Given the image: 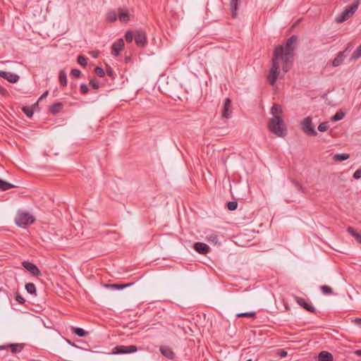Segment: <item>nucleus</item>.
<instances>
[{
	"label": "nucleus",
	"instance_id": "15",
	"mask_svg": "<svg viewBox=\"0 0 361 361\" xmlns=\"http://www.w3.org/2000/svg\"><path fill=\"white\" fill-rule=\"evenodd\" d=\"M231 100L230 98H226L224 100V106L222 109V117L228 118L231 114Z\"/></svg>",
	"mask_w": 361,
	"mask_h": 361
},
{
	"label": "nucleus",
	"instance_id": "13",
	"mask_svg": "<svg viewBox=\"0 0 361 361\" xmlns=\"http://www.w3.org/2000/svg\"><path fill=\"white\" fill-rule=\"evenodd\" d=\"M193 247L195 251H197L198 253L201 255H206L210 250L209 247L206 243L201 242L195 243L194 244Z\"/></svg>",
	"mask_w": 361,
	"mask_h": 361
},
{
	"label": "nucleus",
	"instance_id": "24",
	"mask_svg": "<svg viewBox=\"0 0 361 361\" xmlns=\"http://www.w3.org/2000/svg\"><path fill=\"white\" fill-rule=\"evenodd\" d=\"M347 231L349 234L353 236L355 240L361 244V233H357L353 227H348Z\"/></svg>",
	"mask_w": 361,
	"mask_h": 361
},
{
	"label": "nucleus",
	"instance_id": "41",
	"mask_svg": "<svg viewBox=\"0 0 361 361\" xmlns=\"http://www.w3.org/2000/svg\"><path fill=\"white\" fill-rule=\"evenodd\" d=\"M80 91L82 94H86L89 91V88L85 84H81L80 86Z\"/></svg>",
	"mask_w": 361,
	"mask_h": 361
},
{
	"label": "nucleus",
	"instance_id": "44",
	"mask_svg": "<svg viewBox=\"0 0 361 361\" xmlns=\"http://www.w3.org/2000/svg\"><path fill=\"white\" fill-rule=\"evenodd\" d=\"M353 176L355 179H360L361 178V168L355 171Z\"/></svg>",
	"mask_w": 361,
	"mask_h": 361
},
{
	"label": "nucleus",
	"instance_id": "38",
	"mask_svg": "<svg viewBox=\"0 0 361 361\" xmlns=\"http://www.w3.org/2000/svg\"><path fill=\"white\" fill-rule=\"evenodd\" d=\"M22 110L28 118H31L34 114L32 109L27 106L23 107Z\"/></svg>",
	"mask_w": 361,
	"mask_h": 361
},
{
	"label": "nucleus",
	"instance_id": "23",
	"mask_svg": "<svg viewBox=\"0 0 361 361\" xmlns=\"http://www.w3.org/2000/svg\"><path fill=\"white\" fill-rule=\"evenodd\" d=\"M63 109V104L61 102H56L50 106L49 111L53 114H56L59 113Z\"/></svg>",
	"mask_w": 361,
	"mask_h": 361
},
{
	"label": "nucleus",
	"instance_id": "46",
	"mask_svg": "<svg viewBox=\"0 0 361 361\" xmlns=\"http://www.w3.org/2000/svg\"><path fill=\"white\" fill-rule=\"evenodd\" d=\"M16 300L20 303L23 304L25 302V300L19 294H17L16 296Z\"/></svg>",
	"mask_w": 361,
	"mask_h": 361
},
{
	"label": "nucleus",
	"instance_id": "42",
	"mask_svg": "<svg viewBox=\"0 0 361 361\" xmlns=\"http://www.w3.org/2000/svg\"><path fill=\"white\" fill-rule=\"evenodd\" d=\"M90 85L91 87H92L94 89H98L99 87V82L96 79H92L90 82Z\"/></svg>",
	"mask_w": 361,
	"mask_h": 361
},
{
	"label": "nucleus",
	"instance_id": "2",
	"mask_svg": "<svg viewBox=\"0 0 361 361\" xmlns=\"http://www.w3.org/2000/svg\"><path fill=\"white\" fill-rule=\"evenodd\" d=\"M269 130L279 137L286 135V127L282 117L271 118L268 122Z\"/></svg>",
	"mask_w": 361,
	"mask_h": 361
},
{
	"label": "nucleus",
	"instance_id": "34",
	"mask_svg": "<svg viewBox=\"0 0 361 361\" xmlns=\"http://www.w3.org/2000/svg\"><path fill=\"white\" fill-rule=\"evenodd\" d=\"M77 61L80 65H81L84 67H85L87 63V58H85V56H83L82 55H80L78 56Z\"/></svg>",
	"mask_w": 361,
	"mask_h": 361
},
{
	"label": "nucleus",
	"instance_id": "21",
	"mask_svg": "<svg viewBox=\"0 0 361 361\" xmlns=\"http://www.w3.org/2000/svg\"><path fill=\"white\" fill-rule=\"evenodd\" d=\"M240 0H231L230 1V9L231 11V16L233 18H236L238 16V5Z\"/></svg>",
	"mask_w": 361,
	"mask_h": 361
},
{
	"label": "nucleus",
	"instance_id": "16",
	"mask_svg": "<svg viewBox=\"0 0 361 361\" xmlns=\"http://www.w3.org/2000/svg\"><path fill=\"white\" fill-rule=\"evenodd\" d=\"M347 50H348V49H346L345 50H344L343 51L339 52L336 55V56L334 58V59L332 61V66L334 67L339 66L341 64L343 63L344 59L347 56V54H346Z\"/></svg>",
	"mask_w": 361,
	"mask_h": 361
},
{
	"label": "nucleus",
	"instance_id": "48",
	"mask_svg": "<svg viewBox=\"0 0 361 361\" xmlns=\"http://www.w3.org/2000/svg\"><path fill=\"white\" fill-rule=\"evenodd\" d=\"M278 354L281 357H285L287 356L288 353L284 350H281Z\"/></svg>",
	"mask_w": 361,
	"mask_h": 361
},
{
	"label": "nucleus",
	"instance_id": "50",
	"mask_svg": "<svg viewBox=\"0 0 361 361\" xmlns=\"http://www.w3.org/2000/svg\"><path fill=\"white\" fill-rule=\"evenodd\" d=\"M356 355L361 356V350H357L354 352Z\"/></svg>",
	"mask_w": 361,
	"mask_h": 361
},
{
	"label": "nucleus",
	"instance_id": "3",
	"mask_svg": "<svg viewBox=\"0 0 361 361\" xmlns=\"http://www.w3.org/2000/svg\"><path fill=\"white\" fill-rule=\"evenodd\" d=\"M360 2L359 0H355L350 5L346 6L345 9L338 15L335 21L337 23H342L352 17L358 8Z\"/></svg>",
	"mask_w": 361,
	"mask_h": 361
},
{
	"label": "nucleus",
	"instance_id": "30",
	"mask_svg": "<svg viewBox=\"0 0 361 361\" xmlns=\"http://www.w3.org/2000/svg\"><path fill=\"white\" fill-rule=\"evenodd\" d=\"M361 57V43L360 45L355 50L351 56V60H357Z\"/></svg>",
	"mask_w": 361,
	"mask_h": 361
},
{
	"label": "nucleus",
	"instance_id": "51",
	"mask_svg": "<svg viewBox=\"0 0 361 361\" xmlns=\"http://www.w3.org/2000/svg\"><path fill=\"white\" fill-rule=\"evenodd\" d=\"M92 56L94 58H97V56H98V54H97V52L93 51V52L92 53Z\"/></svg>",
	"mask_w": 361,
	"mask_h": 361
},
{
	"label": "nucleus",
	"instance_id": "28",
	"mask_svg": "<svg viewBox=\"0 0 361 361\" xmlns=\"http://www.w3.org/2000/svg\"><path fill=\"white\" fill-rule=\"evenodd\" d=\"M350 157V155L346 153L336 154L334 156V160L336 161H342L347 160Z\"/></svg>",
	"mask_w": 361,
	"mask_h": 361
},
{
	"label": "nucleus",
	"instance_id": "36",
	"mask_svg": "<svg viewBox=\"0 0 361 361\" xmlns=\"http://www.w3.org/2000/svg\"><path fill=\"white\" fill-rule=\"evenodd\" d=\"M329 127L327 122H322L318 126V130L320 132H325L328 130Z\"/></svg>",
	"mask_w": 361,
	"mask_h": 361
},
{
	"label": "nucleus",
	"instance_id": "29",
	"mask_svg": "<svg viewBox=\"0 0 361 361\" xmlns=\"http://www.w3.org/2000/svg\"><path fill=\"white\" fill-rule=\"evenodd\" d=\"M25 290L32 295H36V287L33 283H27L25 284Z\"/></svg>",
	"mask_w": 361,
	"mask_h": 361
},
{
	"label": "nucleus",
	"instance_id": "40",
	"mask_svg": "<svg viewBox=\"0 0 361 361\" xmlns=\"http://www.w3.org/2000/svg\"><path fill=\"white\" fill-rule=\"evenodd\" d=\"M292 182H293V185H295V187L298 190L301 191L302 192H305L304 188L302 187V185L298 181H297L295 180H293Z\"/></svg>",
	"mask_w": 361,
	"mask_h": 361
},
{
	"label": "nucleus",
	"instance_id": "22",
	"mask_svg": "<svg viewBox=\"0 0 361 361\" xmlns=\"http://www.w3.org/2000/svg\"><path fill=\"white\" fill-rule=\"evenodd\" d=\"M72 333L76 334L80 337H85L88 335V332L85 331L83 329L80 327L71 326Z\"/></svg>",
	"mask_w": 361,
	"mask_h": 361
},
{
	"label": "nucleus",
	"instance_id": "9",
	"mask_svg": "<svg viewBox=\"0 0 361 361\" xmlns=\"http://www.w3.org/2000/svg\"><path fill=\"white\" fill-rule=\"evenodd\" d=\"M159 352L167 359L174 360L176 357L175 352L168 345H161L159 347Z\"/></svg>",
	"mask_w": 361,
	"mask_h": 361
},
{
	"label": "nucleus",
	"instance_id": "14",
	"mask_svg": "<svg viewBox=\"0 0 361 361\" xmlns=\"http://www.w3.org/2000/svg\"><path fill=\"white\" fill-rule=\"evenodd\" d=\"M0 76L13 83L16 82L20 78L17 74L3 71H0Z\"/></svg>",
	"mask_w": 361,
	"mask_h": 361
},
{
	"label": "nucleus",
	"instance_id": "12",
	"mask_svg": "<svg viewBox=\"0 0 361 361\" xmlns=\"http://www.w3.org/2000/svg\"><path fill=\"white\" fill-rule=\"evenodd\" d=\"M295 300L299 305L302 307L307 311H308L310 312H312V313L315 312V308L312 305H310L307 302H306V300L304 298L298 297V296H295Z\"/></svg>",
	"mask_w": 361,
	"mask_h": 361
},
{
	"label": "nucleus",
	"instance_id": "56",
	"mask_svg": "<svg viewBox=\"0 0 361 361\" xmlns=\"http://www.w3.org/2000/svg\"><path fill=\"white\" fill-rule=\"evenodd\" d=\"M107 73H108L109 75H111V71H107Z\"/></svg>",
	"mask_w": 361,
	"mask_h": 361
},
{
	"label": "nucleus",
	"instance_id": "43",
	"mask_svg": "<svg viewBox=\"0 0 361 361\" xmlns=\"http://www.w3.org/2000/svg\"><path fill=\"white\" fill-rule=\"evenodd\" d=\"M71 75L74 78H79L81 75V71L78 69H73Z\"/></svg>",
	"mask_w": 361,
	"mask_h": 361
},
{
	"label": "nucleus",
	"instance_id": "11",
	"mask_svg": "<svg viewBox=\"0 0 361 361\" xmlns=\"http://www.w3.org/2000/svg\"><path fill=\"white\" fill-rule=\"evenodd\" d=\"M124 47V41L123 39H119L116 42H115L111 46V54L118 56L120 52L122 51Z\"/></svg>",
	"mask_w": 361,
	"mask_h": 361
},
{
	"label": "nucleus",
	"instance_id": "53",
	"mask_svg": "<svg viewBox=\"0 0 361 361\" xmlns=\"http://www.w3.org/2000/svg\"><path fill=\"white\" fill-rule=\"evenodd\" d=\"M107 73H108L109 75H111V71H107Z\"/></svg>",
	"mask_w": 361,
	"mask_h": 361
},
{
	"label": "nucleus",
	"instance_id": "57",
	"mask_svg": "<svg viewBox=\"0 0 361 361\" xmlns=\"http://www.w3.org/2000/svg\"><path fill=\"white\" fill-rule=\"evenodd\" d=\"M246 361H252V360L251 359H248Z\"/></svg>",
	"mask_w": 361,
	"mask_h": 361
},
{
	"label": "nucleus",
	"instance_id": "49",
	"mask_svg": "<svg viewBox=\"0 0 361 361\" xmlns=\"http://www.w3.org/2000/svg\"><path fill=\"white\" fill-rule=\"evenodd\" d=\"M355 322L361 327V318H356Z\"/></svg>",
	"mask_w": 361,
	"mask_h": 361
},
{
	"label": "nucleus",
	"instance_id": "5",
	"mask_svg": "<svg viewBox=\"0 0 361 361\" xmlns=\"http://www.w3.org/2000/svg\"><path fill=\"white\" fill-rule=\"evenodd\" d=\"M301 128L305 134L309 136H316L317 135L314 126L312 125V118L307 116L301 122Z\"/></svg>",
	"mask_w": 361,
	"mask_h": 361
},
{
	"label": "nucleus",
	"instance_id": "17",
	"mask_svg": "<svg viewBox=\"0 0 361 361\" xmlns=\"http://www.w3.org/2000/svg\"><path fill=\"white\" fill-rule=\"evenodd\" d=\"M135 41L137 46L144 47L146 43V37L142 32H137L135 36Z\"/></svg>",
	"mask_w": 361,
	"mask_h": 361
},
{
	"label": "nucleus",
	"instance_id": "37",
	"mask_svg": "<svg viewBox=\"0 0 361 361\" xmlns=\"http://www.w3.org/2000/svg\"><path fill=\"white\" fill-rule=\"evenodd\" d=\"M238 202L235 201H230L227 203V208L231 211H233L237 209Z\"/></svg>",
	"mask_w": 361,
	"mask_h": 361
},
{
	"label": "nucleus",
	"instance_id": "20",
	"mask_svg": "<svg viewBox=\"0 0 361 361\" xmlns=\"http://www.w3.org/2000/svg\"><path fill=\"white\" fill-rule=\"evenodd\" d=\"M206 240L216 245L219 243V235L216 232H209L206 235Z\"/></svg>",
	"mask_w": 361,
	"mask_h": 361
},
{
	"label": "nucleus",
	"instance_id": "32",
	"mask_svg": "<svg viewBox=\"0 0 361 361\" xmlns=\"http://www.w3.org/2000/svg\"><path fill=\"white\" fill-rule=\"evenodd\" d=\"M236 316L238 317H252V318H255L256 317V312H241V313L237 314Z\"/></svg>",
	"mask_w": 361,
	"mask_h": 361
},
{
	"label": "nucleus",
	"instance_id": "47",
	"mask_svg": "<svg viewBox=\"0 0 361 361\" xmlns=\"http://www.w3.org/2000/svg\"><path fill=\"white\" fill-rule=\"evenodd\" d=\"M49 94V91L47 90L45 91L42 95L41 97L39 98L37 102H39L40 100L43 99L44 98L47 97Z\"/></svg>",
	"mask_w": 361,
	"mask_h": 361
},
{
	"label": "nucleus",
	"instance_id": "1",
	"mask_svg": "<svg viewBox=\"0 0 361 361\" xmlns=\"http://www.w3.org/2000/svg\"><path fill=\"white\" fill-rule=\"evenodd\" d=\"M298 37L292 35L286 41L285 47L278 45L275 47L271 60V67L268 75V81L271 85H274L279 75L280 67L284 73H287L292 65L295 44Z\"/></svg>",
	"mask_w": 361,
	"mask_h": 361
},
{
	"label": "nucleus",
	"instance_id": "25",
	"mask_svg": "<svg viewBox=\"0 0 361 361\" xmlns=\"http://www.w3.org/2000/svg\"><path fill=\"white\" fill-rule=\"evenodd\" d=\"M59 80L62 86L67 85V75L64 70H61L59 74Z\"/></svg>",
	"mask_w": 361,
	"mask_h": 361
},
{
	"label": "nucleus",
	"instance_id": "26",
	"mask_svg": "<svg viewBox=\"0 0 361 361\" xmlns=\"http://www.w3.org/2000/svg\"><path fill=\"white\" fill-rule=\"evenodd\" d=\"M15 185L8 183V182H6L4 180H2L1 178H0V190H2V191H6V190H8L11 188H14Z\"/></svg>",
	"mask_w": 361,
	"mask_h": 361
},
{
	"label": "nucleus",
	"instance_id": "7",
	"mask_svg": "<svg viewBox=\"0 0 361 361\" xmlns=\"http://www.w3.org/2000/svg\"><path fill=\"white\" fill-rule=\"evenodd\" d=\"M22 266L34 276L41 275V272L38 267L30 262L24 261L22 262Z\"/></svg>",
	"mask_w": 361,
	"mask_h": 361
},
{
	"label": "nucleus",
	"instance_id": "8",
	"mask_svg": "<svg viewBox=\"0 0 361 361\" xmlns=\"http://www.w3.org/2000/svg\"><path fill=\"white\" fill-rule=\"evenodd\" d=\"M23 348L24 345L22 343H11L5 345H0V350H9L13 353L21 352Z\"/></svg>",
	"mask_w": 361,
	"mask_h": 361
},
{
	"label": "nucleus",
	"instance_id": "6",
	"mask_svg": "<svg viewBox=\"0 0 361 361\" xmlns=\"http://www.w3.org/2000/svg\"><path fill=\"white\" fill-rule=\"evenodd\" d=\"M137 350L135 345H116L113 348L114 354H128L136 352Z\"/></svg>",
	"mask_w": 361,
	"mask_h": 361
},
{
	"label": "nucleus",
	"instance_id": "27",
	"mask_svg": "<svg viewBox=\"0 0 361 361\" xmlns=\"http://www.w3.org/2000/svg\"><path fill=\"white\" fill-rule=\"evenodd\" d=\"M106 20L109 22H114L118 18V13H116L115 11H109L106 13Z\"/></svg>",
	"mask_w": 361,
	"mask_h": 361
},
{
	"label": "nucleus",
	"instance_id": "10",
	"mask_svg": "<svg viewBox=\"0 0 361 361\" xmlns=\"http://www.w3.org/2000/svg\"><path fill=\"white\" fill-rule=\"evenodd\" d=\"M118 18L121 23H127L130 20L129 10L126 7L118 9Z\"/></svg>",
	"mask_w": 361,
	"mask_h": 361
},
{
	"label": "nucleus",
	"instance_id": "55",
	"mask_svg": "<svg viewBox=\"0 0 361 361\" xmlns=\"http://www.w3.org/2000/svg\"><path fill=\"white\" fill-rule=\"evenodd\" d=\"M107 73H108L109 75H111V71H107Z\"/></svg>",
	"mask_w": 361,
	"mask_h": 361
},
{
	"label": "nucleus",
	"instance_id": "54",
	"mask_svg": "<svg viewBox=\"0 0 361 361\" xmlns=\"http://www.w3.org/2000/svg\"><path fill=\"white\" fill-rule=\"evenodd\" d=\"M107 73H108L109 75H111V71H107Z\"/></svg>",
	"mask_w": 361,
	"mask_h": 361
},
{
	"label": "nucleus",
	"instance_id": "39",
	"mask_svg": "<svg viewBox=\"0 0 361 361\" xmlns=\"http://www.w3.org/2000/svg\"><path fill=\"white\" fill-rule=\"evenodd\" d=\"M94 72L100 78H102L105 75V73H104V71L103 70V68H102L99 66H97L94 68Z\"/></svg>",
	"mask_w": 361,
	"mask_h": 361
},
{
	"label": "nucleus",
	"instance_id": "33",
	"mask_svg": "<svg viewBox=\"0 0 361 361\" xmlns=\"http://www.w3.org/2000/svg\"><path fill=\"white\" fill-rule=\"evenodd\" d=\"M320 290L324 295H331L333 293L332 288L330 286L326 285L322 286L320 287Z\"/></svg>",
	"mask_w": 361,
	"mask_h": 361
},
{
	"label": "nucleus",
	"instance_id": "18",
	"mask_svg": "<svg viewBox=\"0 0 361 361\" xmlns=\"http://www.w3.org/2000/svg\"><path fill=\"white\" fill-rule=\"evenodd\" d=\"M271 114L273 116V118L281 117L283 114L281 106L278 104H274L271 109Z\"/></svg>",
	"mask_w": 361,
	"mask_h": 361
},
{
	"label": "nucleus",
	"instance_id": "52",
	"mask_svg": "<svg viewBox=\"0 0 361 361\" xmlns=\"http://www.w3.org/2000/svg\"><path fill=\"white\" fill-rule=\"evenodd\" d=\"M67 342H68L69 344H71V345H73V346H75V344H73V343H72L70 341L67 340Z\"/></svg>",
	"mask_w": 361,
	"mask_h": 361
},
{
	"label": "nucleus",
	"instance_id": "19",
	"mask_svg": "<svg viewBox=\"0 0 361 361\" xmlns=\"http://www.w3.org/2000/svg\"><path fill=\"white\" fill-rule=\"evenodd\" d=\"M318 360L319 361H334V357L327 351H321L318 355Z\"/></svg>",
	"mask_w": 361,
	"mask_h": 361
},
{
	"label": "nucleus",
	"instance_id": "4",
	"mask_svg": "<svg viewBox=\"0 0 361 361\" xmlns=\"http://www.w3.org/2000/svg\"><path fill=\"white\" fill-rule=\"evenodd\" d=\"M35 221V217L26 212H18L16 218V224L22 228H25L27 225L32 224Z\"/></svg>",
	"mask_w": 361,
	"mask_h": 361
},
{
	"label": "nucleus",
	"instance_id": "45",
	"mask_svg": "<svg viewBox=\"0 0 361 361\" xmlns=\"http://www.w3.org/2000/svg\"><path fill=\"white\" fill-rule=\"evenodd\" d=\"M130 284V283H128V284H123V285H120V284H114L112 285L113 287L116 288V289H118V290H121V289H123L126 287H128L129 286Z\"/></svg>",
	"mask_w": 361,
	"mask_h": 361
},
{
	"label": "nucleus",
	"instance_id": "35",
	"mask_svg": "<svg viewBox=\"0 0 361 361\" xmlns=\"http://www.w3.org/2000/svg\"><path fill=\"white\" fill-rule=\"evenodd\" d=\"M133 38H135V36L133 35V34L131 31H127L126 32L125 39L128 43L132 42Z\"/></svg>",
	"mask_w": 361,
	"mask_h": 361
},
{
	"label": "nucleus",
	"instance_id": "31",
	"mask_svg": "<svg viewBox=\"0 0 361 361\" xmlns=\"http://www.w3.org/2000/svg\"><path fill=\"white\" fill-rule=\"evenodd\" d=\"M345 114L343 111H338L336 113L335 115H334L331 118V120L332 121H338L341 119H343V118L344 117Z\"/></svg>",
	"mask_w": 361,
	"mask_h": 361
}]
</instances>
